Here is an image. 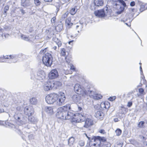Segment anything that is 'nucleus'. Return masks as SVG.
Wrapping results in <instances>:
<instances>
[{
  "mask_svg": "<svg viewBox=\"0 0 147 147\" xmlns=\"http://www.w3.org/2000/svg\"><path fill=\"white\" fill-rule=\"evenodd\" d=\"M58 39V38H57L56 37H54L53 38V41H54L55 43L57 42V40Z\"/></svg>",
  "mask_w": 147,
  "mask_h": 147,
  "instance_id": "e2e57ef3",
  "label": "nucleus"
},
{
  "mask_svg": "<svg viewBox=\"0 0 147 147\" xmlns=\"http://www.w3.org/2000/svg\"><path fill=\"white\" fill-rule=\"evenodd\" d=\"M47 48H45L43 49H41L40 52V54L44 53L46 52V50Z\"/></svg>",
  "mask_w": 147,
  "mask_h": 147,
  "instance_id": "13d9d810",
  "label": "nucleus"
},
{
  "mask_svg": "<svg viewBox=\"0 0 147 147\" xmlns=\"http://www.w3.org/2000/svg\"><path fill=\"white\" fill-rule=\"evenodd\" d=\"M138 2L140 6V12H143L146 9L147 7L146 6L147 5V4L142 3L141 1H138Z\"/></svg>",
  "mask_w": 147,
  "mask_h": 147,
  "instance_id": "412c9836",
  "label": "nucleus"
},
{
  "mask_svg": "<svg viewBox=\"0 0 147 147\" xmlns=\"http://www.w3.org/2000/svg\"><path fill=\"white\" fill-rule=\"evenodd\" d=\"M74 41V40H70V41L68 42V44L69 45H72L73 44V42Z\"/></svg>",
  "mask_w": 147,
  "mask_h": 147,
  "instance_id": "774afa93",
  "label": "nucleus"
},
{
  "mask_svg": "<svg viewBox=\"0 0 147 147\" xmlns=\"http://www.w3.org/2000/svg\"><path fill=\"white\" fill-rule=\"evenodd\" d=\"M116 96H113L110 97L108 98V99L109 100L111 101H112L115 100L116 99Z\"/></svg>",
  "mask_w": 147,
  "mask_h": 147,
  "instance_id": "8fccbe9b",
  "label": "nucleus"
},
{
  "mask_svg": "<svg viewBox=\"0 0 147 147\" xmlns=\"http://www.w3.org/2000/svg\"><path fill=\"white\" fill-rule=\"evenodd\" d=\"M30 4V3L29 0H25V1L22 0V1L21 5L24 7L29 6Z\"/></svg>",
  "mask_w": 147,
  "mask_h": 147,
  "instance_id": "a878e982",
  "label": "nucleus"
},
{
  "mask_svg": "<svg viewBox=\"0 0 147 147\" xmlns=\"http://www.w3.org/2000/svg\"><path fill=\"white\" fill-rule=\"evenodd\" d=\"M57 99L56 100V105L58 106H61L64 105L66 102V96L65 92H59L57 94Z\"/></svg>",
  "mask_w": 147,
  "mask_h": 147,
  "instance_id": "39448f33",
  "label": "nucleus"
},
{
  "mask_svg": "<svg viewBox=\"0 0 147 147\" xmlns=\"http://www.w3.org/2000/svg\"><path fill=\"white\" fill-rule=\"evenodd\" d=\"M30 103L33 105H36L37 102V100L35 97H32L29 100Z\"/></svg>",
  "mask_w": 147,
  "mask_h": 147,
  "instance_id": "cd10ccee",
  "label": "nucleus"
},
{
  "mask_svg": "<svg viewBox=\"0 0 147 147\" xmlns=\"http://www.w3.org/2000/svg\"><path fill=\"white\" fill-rule=\"evenodd\" d=\"M24 108L23 107L22 105H21L17 107L16 108V109L17 111L18 112V111H21L23 110H24Z\"/></svg>",
  "mask_w": 147,
  "mask_h": 147,
  "instance_id": "4c0bfd02",
  "label": "nucleus"
},
{
  "mask_svg": "<svg viewBox=\"0 0 147 147\" xmlns=\"http://www.w3.org/2000/svg\"><path fill=\"white\" fill-rule=\"evenodd\" d=\"M70 69L73 70L74 71H75L76 70V68L75 67L72 65L71 66Z\"/></svg>",
  "mask_w": 147,
  "mask_h": 147,
  "instance_id": "0e129e2a",
  "label": "nucleus"
},
{
  "mask_svg": "<svg viewBox=\"0 0 147 147\" xmlns=\"http://www.w3.org/2000/svg\"><path fill=\"white\" fill-rule=\"evenodd\" d=\"M102 146H101V147H110L111 144L107 142L104 143Z\"/></svg>",
  "mask_w": 147,
  "mask_h": 147,
  "instance_id": "ea45409f",
  "label": "nucleus"
},
{
  "mask_svg": "<svg viewBox=\"0 0 147 147\" xmlns=\"http://www.w3.org/2000/svg\"><path fill=\"white\" fill-rule=\"evenodd\" d=\"M62 28L63 26L61 24H59L55 27L56 29L58 30L59 31H61Z\"/></svg>",
  "mask_w": 147,
  "mask_h": 147,
  "instance_id": "e433bc0d",
  "label": "nucleus"
},
{
  "mask_svg": "<svg viewBox=\"0 0 147 147\" xmlns=\"http://www.w3.org/2000/svg\"><path fill=\"white\" fill-rule=\"evenodd\" d=\"M59 76V74L56 69L52 70L49 74V78L51 79H55Z\"/></svg>",
  "mask_w": 147,
  "mask_h": 147,
  "instance_id": "4468645a",
  "label": "nucleus"
},
{
  "mask_svg": "<svg viewBox=\"0 0 147 147\" xmlns=\"http://www.w3.org/2000/svg\"><path fill=\"white\" fill-rule=\"evenodd\" d=\"M60 54L61 56H65L66 55V51L64 48L61 49Z\"/></svg>",
  "mask_w": 147,
  "mask_h": 147,
  "instance_id": "a19ab883",
  "label": "nucleus"
},
{
  "mask_svg": "<svg viewBox=\"0 0 147 147\" xmlns=\"http://www.w3.org/2000/svg\"><path fill=\"white\" fill-rule=\"evenodd\" d=\"M45 110L46 112L50 115H51L53 112V108L52 107H46Z\"/></svg>",
  "mask_w": 147,
  "mask_h": 147,
  "instance_id": "393cba45",
  "label": "nucleus"
},
{
  "mask_svg": "<svg viewBox=\"0 0 147 147\" xmlns=\"http://www.w3.org/2000/svg\"><path fill=\"white\" fill-rule=\"evenodd\" d=\"M117 11L116 13L118 14H120L123 13L124 11L125 8L120 6L119 5H117Z\"/></svg>",
  "mask_w": 147,
  "mask_h": 147,
  "instance_id": "b1692460",
  "label": "nucleus"
},
{
  "mask_svg": "<svg viewBox=\"0 0 147 147\" xmlns=\"http://www.w3.org/2000/svg\"><path fill=\"white\" fill-rule=\"evenodd\" d=\"M142 75V76H141V80H142V79L143 80H144L145 81H146V80L145 79V78L144 76V75Z\"/></svg>",
  "mask_w": 147,
  "mask_h": 147,
  "instance_id": "338daca9",
  "label": "nucleus"
},
{
  "mask_svg": "<svg viewBox=\"0 0 147 147\" xmlns=\"http://www.w3.org/2000/svg\"><path fill=\"white\" fill-rule=\"evenodd\" d=\"M55 43L57 45L58 48L61 47L62 45L61 42L59 39L57 40Z\"/></svg>",
  "mask_w": 147,
  "mask_h": 147,
  "instance_id": "a18cd8bd",
  "label": "nucleus"
},
{
  "mask_svg": "<svg viewBox=\"0 0 147 147\" xmlns=\"http://www.w3.org/2000/svg\"><path fill=\"white\" fill-rule=\"evenodd\" d=\"M53 87L52 82L49 81L45 82L43 86L44 90L46 91L51 90Z\"/></svg>",
  "mask_w": 147,
  "mask_h": 147,
  "instance_id": "a211bd4d",
  "label": "nucleus"
},
{
  "mask_svg": "<svg viewBox=\"0 0 147 147\" xmlns=\"http://www.w3.org/2000/svg\"><path fill=\"white\" fill-rule=\"evenodd\" d=\"M103 4V0H94L93 3L92 4L94 5L93 8H92V5L90 8L92 9H95L96 7L102 6Z\"/></svg>",
  "mask_w": 147,
  "mask_h": 147,
  "instance_id": "2eb2a0df",
  "label": "nucleus"
},
{
  "mask_svg": "<svg viewBox=\"0 0 147 147\" xmlns=\"http://www.w3.org/2000/svg\"><path fill=\"white\" fill-rule=\"evenodd\" d=\"M13 117L15 120L20 123H21L23 120V115L21 113L18 111L15 113Z\"/></svg>",
  "mask_w": 147,
  "mask_h": 147,
  "instance_id": "f3484780",
  "label": "nucleus"
},
{
  "mask_svg": "<svg viewBox=\"0 0 147 147\" xmlns=\"http://www.w3.org/2000/svg\"><path fill=\"white\" fill-rule=\"evenodd\" d=\"M121 113L122 114H125L127 111L128 110L127 108L123 106H122L121 107Z\"/></svg>",
  "mask_w": 147,
  "mask_h": 147,
  "instance_id": "72a5a7b5",
  "label": "nucleus"
},
{
  "mask_svg": "<svg viewBox=\"0 0 147 147\" xmlns=\"http://www.w3.org/2000/svg\"><path fill=\"white\" fill-rule=\"evenodd\" d=\"M43 64L47 67H51L52 64L53 58L52 55L49 53L45 54L42 58Z\"/></svg>",
  "mask_w": 147,
  "mask_h": 147,
  "instance_id": "20e7f679",
  "label": "nucleus"
},
{
  "mask_svg": "<svg viewBox=\"0 0 147 147\" xmlns=\"http://www.w3.org/2000/svg\"><path fill=\"white\" fill-rule=\"evenodd\" d=\"M115 132L117 136H119L121 134L122 131L120 129L118 128L115 130Z\"/></svg>",
  "mask_w": 147,
  "mask_h": 147,
  "instance_id": "58836bf2",
  "label": "nucleus"
},
{
  "mask_svg": "<svg viewBox=\"0 0 147 147\" xmlns=\"http://www.w3.org/2000/svg\"><path fill=\"white\" fill-rule=\"evenodd\" d=\"M85 121V124L84 127L86 128L90 127L94 124L93 120L89 118H85V119L83 121Z\"/></svg>",
  "mask_w": 147,
  "mask_h": 147,
  "instance_id": "dca6fc26",
  "label": "nucleus"
},
{
  "mask_svg": "<svg viewBox=\"0 0 147 147\" xmlns=\"http://www.w3.org/2000/svg\"><path fill=\"white\" fill-rule=\"evenodd\" d=\"M3 27V29L2 28L0 29V33H1L2 32L3 33L4 30H9L11 28L9 26L8 24H6Z\"/></svg>",
  "mask_w": 147,
  "mask_h": 147,
  "instance_id": "c85d7f7f",
  "label": "nucleus"
},
{
  "mask_svg": "<svg viewBox=\"0 0 147 147\" xmlns=\"http://www.w3.org/2000/svg\"><path fill=\"white\" fill-rule=\"evenodd\" d=\"M55 7L56 8V13H57L59 11L60 9L62 8V7L58 4H56L55 5Z\"/></svg>",
  "mask_w": 147,
  "mask_h": 147,
  "instance_id": "79ce46f5",
  "label": "nucleus"
},
{
  "mask_svg": "<svg viewBox=\"0 0 147 147\" xmlns=\"http://www.w3.org/2000/svg\"><path fill=\"white\" fill-rule=\"evenodd\" d=\"M20 11L22 15H24L26 13V12L23 9H20Z\"/></svg>",
  "mask_w": 147,
  "mask_h": 147,
  "instance_id": "69168bd1",
  "label": "nucleus"
},
{
  "mask_svg": "<svg viewBox=\"0 0 147 147\" xmlns=\"http://www.w3.org/2000/svg\"><path fill=\"white\" fill-rule=\"evenodd\" d=\"M85 135L87 138L88 139V143L89 142L90 140H94V136H93L91 138L90 137L88 136L86 134H85Z\"/></svg>",
  "mask_w": 147,
  "mask_h": 147,
  "instance_id": "c03bdc74",
  "label": "nucleus"
},
{
  "mask_svg": "<svg viewBox=\"0 0 147 147\" xmlns=\"http://www.w3.org/2000/svg\"><path fill=\"white\" fill-rule=\"evenodd\" d=\"M53 86L55 88H57L61 86L62 85L61 83L60 82H57L54 83L52 82Z\"/></svg>",
  "mask_w": 147,
  "mask_h": 147,
  "instance_id": "c756f323",
  "label": "nucleus"
},
{
  "mask_svg": "<svg viewBox=\"0 0 147 147\" xmlns=\"http://www.w3.org/2000/svg\"><path fill=\"white\" fill-rule=\"evenodd\" d=\"M77 11V9H76V7L75 6L72 8L70 10V13L72 15H74L76 13Z\"/></svg>",
  "mask_w": 147,
  "mask_h": 147,
  "instance_id": "2f4dec72",
  "label": "nucleus"
},
{
  "mask_svg": "<svg viewBox=\"0 0 147 147\" xmlns=\"http://www.w3.org/2000/svg\"><path fill=\"white\" fill-rule=\"evenodd\" d=\"M8 57L6 59V61L7 60L9 59L11 60L10 61L11 63H16V62L18 60L19 58H20L22 56V54H19L17 55H10L9 56L7 55ZM7 62L10 63V62Z\"/></svg>",
  "mask_w": 147,
  "mask_h": 147,
  "instance_id": "9d476101",
  "label": "nucleus"
},
{
  "mask_svg": "<svg viewBox=\"0 0 147 147\" xmlns=\"http://www.w3.org/2000/svg\"><path fill=\"white\" fill-rule=\"evenodd\" d=\"M66 13H68L67 12H66L62 16L61 19V21H63L64 20H65V18L67 17V15Z\"/></svg>",
  "mask_w": 147,
  "mask_h": 147,
  "instance_id": "37998d69",
  "label": "nucleus"
},
{
  "mask_svg": "<svg viewBox=\"0 0 147 147\" xmlns=\"http://www.w3.org/2000/svg\"><path fill=\"white\" fill-rule=\"evenodd\" d=\"M94 116L98 119L102 120L104 118V114L102 111H98L95 113Z\"/></svg>",
  "mask_w": 147,
  "mask_h": 147,
  "instance_id": "6ab92c4d",
  "label": "nucleus"
},
{
  "mask_svg": "<svg viewBox=\"0 0 147 147\" xmlns=\"http://www.w3.org/2000/svg\"><path fill=\"white\" fill-rule=\"evenodd\" d=\"M34 2L35 4L37 6L40 5L41 3L40 1L39 0H34Z\"/></svg>",
  "mask_w": 147,
  "mask_h": 147,
  "instance_id": "de8ad7c7",
  "label": "nucleus"
},
{
  "mask_svg": "<svg viewBox=\"0 0 147 147\" xmlns=\"http://www.w3.org/2000/svg\"><path fill=\"white\" fill-rule=\"evenodd\" d=\"M56 20V17L55 16H54L53 17L51 20V22L53 24H54V25L55 24V22Z\"/></svg>",
  "mask_w": 147,
  "mask_h": 147,
  "instance_id": "49530a36",
  "label": "nucleus"
},
{
  "mask_svg": "<svg viewBox=\"0 0 147 147\" xmlns=\"http://www.w3.org/2000/svg\"><path fill=\"white\" fill-rule=\"evenodd\" d=\"M31 79L35 78L41 81L44 80L45 78V74L41 69H38L35 71H32L31 74Z\"/></svg>",
  "mask_w": 147,
  "mask_h": 147,
  "instance_id": "f03ea898",
  "label": "nucleus"
},
{
  "mask_svg": "<svg viewBox=\"0 0 147 147\" xmlns=\"http://www.w3.org/2000/svg\"><path fill=\"white\" fill-rule=\"evenodd\" d=\"M78 144L80 146H84V142L83 140H80L78 142Z\"/></svg>",
  "mask_w": 147,
  "mask_h": 147,
  "instance_id": "3c124183",
  "label": "nucleus"
},
{
  "mask_svg": "<svg viewBox=\"0 0 147 147\" xmlns=\"http://www.w3.org/2000/svg\"><path fill=\"white\" fill-rule=\"evenodd\" d=\"M28 120L29 122L34 124H36L38 120L36 117L32 116L28 117Z\"/></svg>",
  "mask_w": 147,
  "mask_h": 147,
  "instance_id": "4be33fe9",
  "label": "nucleus"
},
{
  "mask_svg": "<svg viewBox=\"0 0 147 147\" xmlns=\"http://www.w3.org/2000/svg\"><path fill=\"white\" fill-rule=\"evenodd\" d=\"M111 10L108 7H105L104 8L95 11V16L99 18H103L107 16L108 13H110Z\"/></svg>",
  "mask_w": 147,
  "mask_h": 147,
  "instance_id": "7ed1b4c3",
  "label": "nucleus"
},
{
  "mask_svg": "<svg viewBox=\"0 0 147 147\" xmlns=\"http://www.w3.org/2000/svg\"><path fill=\"white\" fill-rule=\"evenodd\" d=\"M9 6L8 5H7L5 6L4 9V11L3 12V14L4 15V16L6 17L7 15V11L9 9Z\"/></svg>",
  "mask_w": 147,
  "mask_h": 147,
  "instance_id": "473e14b6",
  "label": "nucleus"
},
{
  "mask_svg": "<svg viewBox=\"0 0 147 147\" xmlns=\"http://www.w3.org/2000/svg\"><path fill=\"white\" fill-rule=\"evenodd\" d=\"M78 111L79 113H74V111L71 112V105L68 104L58 108L56 113V116L59 119H72L74 122L79 123L85 119V114L83 113L82 107L78 105Z\"/></svg>",
  "mask_w": 147,
  "mask_h": 147,
  "instance_id": "f257e3e1",
  "label": "nucleus"
},
{
  "mask_svg": "<svg viewBox=\"0 0 147 147\" xmlns=\"http://www.w3.org/2000/svg\"><path fill=\"white\" fill-rule=\"evenodd\" d=\"M138 91L141 94H142L144 92V90L142 88H140L138 89Z\"/></svg>",
  "mask_w": 147,
  "mask_h": 147,
  "instance_id": "6e6d98bb",
  "label": "nucleus"
},
{
  "mask_svg": "<svg viewBox=\"0 0 147 147\" xmlns=\"http://www.w3.org/2000/svg\"><path fill=\"white\" fill-rule=\"evenodd\" d=\"M123 145V143H117L115 145L114 147H122Z\"/></svg>",
  "mask_w": 147,
  "mask_h": 147,
  "instance_id": "603ef678",
  "label": "nucleus"
},
{
  "mask_svg": "<svg viewBox=\"0 0 147 147\" xmlns=\"http://www.w3.org/2000/svg\"><path fill=\"white\" fill-rule=\"evenodd\" d=\"M28 138L30 140L34 139V136L32 134H30L28 135Z\"/></svg>",
  "mask_w": 147,
  "mask_h": 147,
  "instance_id": "4d7b16f0",
  "label": "nucleus"
},
{
  "mask_svg": "<svg viewBox=\"0 0 147 147\" xmlns=\"http://www.w3.org/2000/svg\"><path fill=\"white\" fill-rule=\"evenodd\" d=\"M82 88L80 85L78 84H76L74 86V90L78 94L88 95V90Z\"/></svg>",
  "mask_w": 147,
  "mask_h": 147,
  "instance_id": "1a4fd4ad",
  "label": "nucleus"
},
{
  "mask_svg": "<svg viewBox=\"0 0 147 147\" xmlns=\"http://www.w3.org/2000/svg\"><path fill=\"white\" fill-rule=\"evenodd\" d=\"M8 57L7 56H3L2 57H0V62H6V59Z\"/></svg>",
  "mask_w": 147,
  "mask_h": 147,
  "instance_id": "f704fd0d",
  "label": "nucleus"
},
{
  "mask_svg": "<svg viewBox=\"0 0 147 147\" xmlns=\"http://www.w3.org/2000/svg\"><path fill=\"white\" fill-rule=\"evenodd\" d=\"M119 2L120 3V5H119L120 6L123 7L127 8V5L125 1L123 0H119Z\"/></svg>",
  "mask_w": 147,
  "mask_h": 147,
  "instance_id": "7c9ffc66",
  "label": "nucleus"
},
{
  "mask_svg": "<svg viewBox=\"0 0 147 147\" xmlns=\"http://www.w3.org/2000/svg\"><path fill=\"white\" fill-rule=\"evenodd\" d=\"M99 132L101 134H104L105 133V130L103 129H101L99 130Z\"/></svg>",
  "mask_w": 147,
  "mask_h": 147,
  "instance_id": "052dcab7",
  "label": "nucleus"
},
{
  "mask_svg": "<svg viewBox=\"0 0 147 147\" xmlns=\"http://www.w3.org/2000/svg\"><path fill=\"white\" fill-rule=\"evenodd\" d=\"M140 71L141 75H143V70H142V67L141 65H140Z\"/></svg>",
  "mask_w": 147,
  "mask_h": 147,
  "instance_id": "680f3d73",
  "label": "nucleus"
},
{
  "mask_svg": "<svg viewBox=\"0 0 147 147\" xmlns=\"http://www.w3.org/2000/svg\"><path fill=\"white\" fill-rule=\"evenodd\" d=\"M65 22L68 26H71L73 25V23L71 22L69 20L66 21Z\"/></svg>",
  "mask_w": 147,
  "mask_h": 147,
  "instance_id": "864d4df0",
  "label": "nucleus"
},
{
  "mask_svg": "<svg viewBox=\"0 0 147 147\" xmlns=\"http://www.w3.org/2000/svg\"><path fill=\"white\" fill-rule=\"evenodd\" d=\"M88 90V95L89 94L90 96L94 99L98 100L101 99L102 96L100 94H98L95 91L91 90L90 86H87Z\"/></svg>",
  "mask_w": 147,
  "mask_h": 147,
  "instance_id": "0eeeda50",
  "label": "nucleus"
},
{
  "mask_svg": "<svg viewBox=\"0 0 147 147\" xmlns=\"http://www.w3.org/2000/svg\"><path fill=\"white\" fill-rule=\"evenodd\" d=\"M71 99L72 101L75 103L82 104L83 105L82 103V97L79 94L74 95L71 97Z\"/></svg>",
  "mask_w": 147,
  "mask_h": 147,
  "instance_id": "ddd939ff",
  "label": "nucleus"
},
{
  "mask_svg": "<svg viewBox=\"0 0 147 147\" xmlns=\"http://www.w3.org/2000/svg\"><path fill=\"white\" fill-rule=\"evenodd\" d=\"M145 123H147V122H145L144 121H140L138 124V127L140 128L143 127Z\"/></svg>",
  "mask_w": 147,
  "mask_h": 147,
  "instance_id": "c9c22d12",
  "label": "nucleus"
},
{
  "mask_svg": "<svg viewBox=\"0 0 147 147\" xmlns=\"http://www.w3.org/2000/svg\"><path fill=\"white\" fill-rule=\"evenodd\" d=\"M4 123L6 127H10L14 130L19 135L22 136L21 137L23 140H25V138L22 135V132L20 129V127H21V126H18L17 125H15L7 121H5Z\"/></svg>",
  "mask_w": 147,
  "mask_h": 147,
  "instance_id": "423d86ee",
  "label": "nucleus"
},
{
  "mask_svg": "<svg viewBox=\"0 0 147 147\" xmlns=\"http://www.w3.org/2000/svg\"><path fill=\"white\" fill-rule=\"evenodd\" d=\"M110 104L108 101H105L103 103H102L100 105L101 108L103 109H106L107 110L110 107Z\"/></svg>",
  "mask_w": 147,
  "mask_h": 147,
  "instance_id": "aec40b11",
  "label": "nucleus"
},
{
  "mask_svg": "<svg viewBox=\"0 0 147 147\" xmlns=\"http://www.w3.org/2000/svg\"><path fill=\"white\" fill-rule=\"evenodd\" d=\"M135 5V2L134 1H131L130 4V5L131 6L133 7Z\"/></svg>",
  "mask_w": 147,
  "mask_h": 147,
  "instance_id": "bf43d9fd",
  "label": "nucleus"
},
{
  "mask_svg": "<svg viewBox=\"0 0 147 147\" xmlns=\"http://www.w3.org/2000/svg\"><path fill=\"white\" fill-rule=\"evenodd\" d=\"M57 94L55 93H52L47 95L45 98L46 101L49 104H53L56 101Z\"/></svg>",
  "mask_w": 147,
  "mask_h": 147,
  "instance_id": "6e6552de",
  "label": "nucleus"
},
{
  "mask_svg": "<svg viewBox=\"0 0 147 147\" xmlns=\"http://www.w3.org/2000/svg\"><path fill=\"white\" fill-rule=\"evenodd\" d=\"M94 140H97V142L98 141L99 143H98V147H101L104 143L106 142L107 139L106 138L104 137H101L99 136H94Z\"/></svg>",
  "mask_w": 147,
  "mask_h": 147,
  "instance_id": "f8f14e48",
  "label": "nucleus"
},
{
  "mask_svg": "<svg viewBox=\"0 0 147 147\" xmlns=\"http://www.w3.org/2000/svg\"><path fill=\"white\" fill-rule=\"evenodd\" d=\"M75 139L73 137H70L68 139V144L70 147L72 146L74 144Z\"/></svg>",
  "mask_w": 147,
  "mask_h": 147,
  "instance_id": "bb28decb",
  "label": "nucleus"
},
{
  "mask_svg": "<svg viewBox=\"0 0 147 147\" xmlns=\"http://www.w3.org/2000/svg\"><path fill=\"white\" fill-rule=\"evenodd\" d=\"M88 143L90 147H97L98 143L97 140H90Z\"/></svg>",
  "mask_w": 147,
  "mask_h": 147,
  "instance_id": "5701e85b",
  "label": "nucleus"
},
{
  "mask_svg": "<svg viewBox=\"0 0 147 147\" xmlns=\"http://www.w3.org/2000/svg\"><path fill=\"white\" fill-rule=\"evenodd\" d=\"M24 114L28 117L32 116L34 113V110L32 106H26L24 109Z\"/></svg>",
  "mask_w": 147,
  "mask_h": 147,
  "instance_id": "9b49d317",
  "label": "nucleus"
},
{
  "mask_svg": "<svg viewBox=\"0 0 147 147\" xmlns=\"http://www.w3.org/2000/svg\"><path fill=\"white\" fill-rule=\"evenodd\" d=\"M21 37L24 40L28 41L30 40L29 39L28 37H27L25 35H21Z\"/></svg>",
  "mask_w": 147,
  "mask_h": 147,
  "instance_id": "09e8293b",
  "label": "nucleus"
},
{
  "mask_svg": "<svg viewBox=\"0 0 147 147\" xmlns=\"http://www.w3.org/2000/svg\"><path fill=\"white\" fill-rule=\"evenodd\" d=\"M133 103L132 101H129L127 105V106L129 108L132 105Z\"/></svg>",
  "mask_w": 147,
  "mask_h": 147,
  "instance_id": "5fc2aeb1",
  "label": "nucleus"
}]
</instances>
